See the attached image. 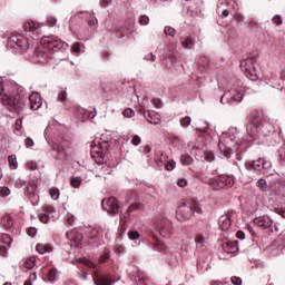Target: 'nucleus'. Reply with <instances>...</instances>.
Segmentation results:
<instances>
[{"label":"nucleus","instance_id":"f257e3e1","mask_svg":"<svg viewBox=\"0 0 285 285\" xmlns=\"http://www.w3.org/2000/svg\"><path fill=\"white\" fill-rule=\"evenodd\" d=\"M237 135H239L237 127H230L219 137L218 148L222 159H230V155H235L242 148V140H237Z\"/></svg>","mask_w":285,"mask_h":285},{"label":"nucleus","instance_id":"f03ea898","mask_svg":"<svg viewBox=\"0 0 285 285\" xmlns=\"http://www.w3.org/2000/svg\"><path fill=\"white\" fill-rule=\"evenodd\" d=\"M273 130V124L255 115L250 116L246 126V132L249 137H255V135H257L258 132H261V135H263L264 137H268V135H271Z\"/></svg>","mask_w":285,"mask_h":285},{"label":"nucleus","instance_id":"7ed1b4c3","mask_svg":"<svg viewBox=\"0 0 285 285\" xmlns=\"http://www.w3.org/2000/svg\"><path fill=\"white\" fill-rule=\"evenodd\" d=\"M194 213H202V206L199 203L191 200L188 204L180 205L176 210V218L179 222H186V219H190Z\"/></svg>","mask_w":285,"mask_h":285},{"label":"nucleus","instance_id":"20e7f679","mask_svg":"<svg viewBox=\"0 0 285 285\" xmlns=\"http://www.w3.org/2000/svg\"><path fill=\"white\" fill-rule=\"evenodd\" d=\"M244 99V89L232 86L220 98V104H240Z\"/></svg>","mask_w":285,"mask_h":285},{"label":"nucleus","instance_id":"39448f33","mask_svg":"<svg viewBox=\"0 0 285 285\" xmlns=\"http://www.w3.org/2000/svg\"><path fill=\"white\" fill-rule=\"evenodd\" d=\"M8 48L18 50V52H27L30 49V42L21 35L11 36L7 42Z\"/></svg>","mask_w":285,"mask_h":285},{"label":"nucleus","instance_id":"423d86ee","mask_svg":"<svg viewBox=\"0 0 285 285\" xmlns=\"http://www.w3.org/2000/svg\"><path fill=\"white\" fill-rule=\"evenodd\" d=\"M2 101L4 106H8L10 112H16L17 115L23 112L26 105L21 102V98L19 96H4Z\"/></svg>","mask_w":285,"mask_h":285},{"label":"nucleus","instance_id":"0eeeda50","mask_svg":"<svg viewBox=\"0 0 285 285\" xmlns=\"http://www.w3.org/2000/svg\"><path fill=\"white\" fill-rule=\"evenodd\" d=\"M253 169L256 173H259L261 175H273V173H271V168L273 166V164L269 160H266L264 158L254 160L252 163Z\"/></svg>","mask_w":285,"mask_h":285},{"label":"nucleus","instance_id":"6e6552de","mask_svg":"<svg viewBox=\"0 0 285 285\" xmlns=\"http://www.w3.org/2000/svg\"><path fill=\"white\" fill-rule=\"evenodd\" d=\"M101 207H102V210H106L107 213H121V207H119V202H117V198L115 197L102 199Z\"/></svg>","mask_w":285,"mask_h":285},{"label":"nucleus","instance_id":"1a4fd4ad","mask_svg":"<svg viewBox=\"0 0 285 285\" xmlns=\"http://www.w3.org/2000/svg\"><path fill=\"white\" fill-rule=\"evenodd\" d=\"M233 219H235V212H228L227 214L222 215L218 218V226L220 230H228L233 224Z\"/></svg>","mask_w":285,"mask_h":285},{"label":"nucleus","instance_id":"9d476101","mask_svg":"<svg viewBox=\"0 0 285 285\" xmlns=\"http://www.w3.org/2000/svg\"><path fill=\"white\" fill-rule=\"evenodd\" d=\"M242 70H245L246 76L249 77L254 81L257 76L253 75L255 72V63L253 62V59L243 60L240 62Z\"/></svg>","mask_w":285,"mask_h":285},{"label":"nucleus","instance_id":"9b49d317","mask_svg":"<svg viewBox=\"0 0 285 285\" xmlns=\"http://www.w3.org/2000/svg\"><path fill=\"white\" fill-rule=\"evenodd\" d=\"M47 45V48H49V50H52L53 52H57V50H61V48H63V41L59 40L56 37H48L45 39Z\"/></svg>","mask_w":285,"mask_h":285},{"label":"nucleus","instance_id":"f8f14e48","mask_svg":"<svg viewBox=\"0 0 285 285\" xmlns=\"http://www.w3.org/2000/svg\"><path fill=\"white\" fill-rule=\"evenodd\" d=\"M94 284L95 285H112V279L108 275H104L96 271L94 273Z\"/></svg>","mask_w":285,"mask_h":285},{"label":"nucleus","instance_id":"ddd939ff","mask_svg":"<svg viewBox=\"0 0 285 285\" xmlns=\"http://www.w3.org/2000/svg\"><path fill=\"white\" fill-rule=\"evenodd\" d=\"M29 102L31 110H39V108L43 106V101L41 100V96L39 95V92H32L29 96Z\"/></svg>","mask_w":285,"mask_h":285},{"label":"nucleus","instance_id":"4468645a","mask_svg":"<svg viewBox=\"0 0 285 285\" xmlns=\"http://www.w3.org/2000/svg\"><path fill=\"white\" fill-rule=\"evenodd\" d=\"M254 224L261 228H271L273 226V219L269 216H259L254 218Z\"/></svg>","mask_w":285,"mask_h":285},{"label":"nucleus","instance_id":"2eb2a0df","mask_svg":"<svg viewBox=\"0 0 285 285\" xmlns=\"http://www.w3.org/2000/svg\"><path fill=\"white\" fill-rule=\"evenodd\" d=\"M157 161L159 164H166V170H175V166H177V163H175V160H168V155L166 154H160V156L157 158Z\"/></svg>","mask_w":285,"mask_h":285},{"label":"nucleus","instance_id":"dca6fc26","mask_svg":"<svg viewBox=\"0 0 285 285\" xmlns=\"http://www.w3.org/2000/svg\"><path fill=\"white\" fill-rule=\"evenodd\" d=\"M218 181L219 183H217V185H215V180H212V186L214 187V188H225V186H233V181H234V179H233V177H225V176H222V177H219L218 178Z\"/></svg>","mask_w":285,"mask_h":285},{"label":"nucleus","instance_id":"f3484780","mask_svg":"<svg viewBox=\"0 0 285 285\" xmlns=\"http://www.w3.org/2000/svg\"><path fill=\"white\" fill-rule=\"evenodd\" d=\"M144 117L149 124H153L154 126H157L161 122V117L158 114H155V111H144Z\"/></svg>","mask_w":285,"mask_h":285},{"label":"nucleus","instance_id":"a211bd4d","mask_svg":"<svg viewBox=\"0 0 285 285\" xmlns=\"http://www.w3.org/2000/svg\"><path fill=\"white\" fill-rule=\"evenodd\" d=\"M24 195H27V197L31 200L33 206L39 204V196L37 195V193H35V185H29L24 189Z\"/></svg>","mask_w":285,"mask_h":285},{"label":"nucleus","instance_id":"6ab92c4d","mask_svg":"<svg viewBox=\"0 0 285 285\" xmlns=\"http://www.w3.org/2000/svg\"><path fill=\"white\" fill-rule=\"evenodd\" d=\"M55 213V207H47L46 209V213L43 214H40L38 217H39V220L42 223V224H48L51 219V217H55L52 214Z\"/></svg>","mask_w":285,"mask_h":285},{"label":"nucleus","instance_id":"aec40b11","mask_svg":"<svg viewBox=\"0 0 285 285\" xmlns=\"http://www.w3.org/2000/svg\"><path fill=\"white\" fill-rule=\"evenodd\" d=\"M41 23L37 21H29L24 24L26 32H37L39 35V30H41Z\"/></svg>","mask_w":285,"mask_h":285},{"label":"nucleus","instance_id":"412c9836","mask_svg":"<svg viewBox=\"0 0 285 285\" xmlns=\"http://www.w3.org/2000/svg\"><path fill=\"white\" fill-rule=\"evenodd\" d=\"M36 59L38 63H46L48 59H52V57L50 56V53H48L47 50H38L36 53Z\"/></svg>","mask_w":285,"mask_h":285},{"label":"nucleus","instance_id":"4be33fe9","mask_svg":"<svg viewBox=\"0 0 285 285\" xmlns=\"http://www.w3.org/2000/svg\"><path fill=\"white\" fill-rule=\"evenodd\" d=\"M14 224V220L9 214H6L0 219V225L2 228H12V225Z\"/></svg>","mask_w":285,"mask_h":285},{"label":"nucleus","instance_id":"5701e85b","mask_svg":"<svg viewBox=\"0 0 285 285\" xmlns=\"http://www.w3.org/2000/svg\"><path fill=\"white\" fill-rule=\"evenodd\" d=\"M37 253L46 255V253H52L53 248L49 244L39 243L36 246Z\"/></svg>","mask_w":285,"mask_h":285},{"label":"nucleus","instance_id":"b1692460","mask_svg":"<svg viewBox=\"0 0 285 285\" xmlns=\"http://www.w3.org/2000/svg\"><path fill=\"white\" fill-rule=\"evenodd\" d=\"M222 247L225 253H237V245L233 242L223 243Z\"/></svg>","mask_w":285,"mask_h":285},{"label":"nucleus","instance_id":"393cba45","mask_svg":"<svg viewBox=\"0 0 285 285\" xmlns=\"http://www.w3.org/2000/svg\"><path fill=\"white\" fill-rule=\"evenodd\" d=\"M48 279L49 282L52 284L53 282H57V279H59V272L57 271V268H51L48 273Z\"/></svg>","mask_w":285,"mask_h":285},{"label":"nucleus","instance_id":"a878e982","mask_svg":"<svg viewBox=\"0 0 285 285\" xmlns=\"http://www.w3.org/2000/svg\"><path fill=\"white\" fill-rule=\"evenodd\" d=\"M8 163H9V168H11V170H17V168H19V163L17 161V156H14V155L9 156Z\"/></svg>","mask_w":285,"mask_h":285},{"label":"nucleus","instance_id":"bb28decb","mask_svg":"<svg viewBox=\"0 0 285 285\" xmlns=\"http://www.w3.org/2000/svg\"><path fill=\"white\" fill-rule=\"evenodd\" d=\"M0 242L1 244H4V246H12V237H10L8 234H1Z\"/></svg>","mask_w":285,"mask_h":285},{"label":"nucleus","instance_id":"cd10ccee","mask_svg":"<svg viewBox=\"0 0 285 285\" xmlns=\"http://www.w3.org/2000/svg\"><path fill=\"white\" fill-rule=\"evenodd\" d=\"M180 163L183 164V166H193V157L184 154L180 156Z\"/></svg>","mask_w":285,"mask_h":285},{"label":"nucleus","instance_id":"c85d7f7f","mask_svg":"<svg viewBox=\"0 0 285 285\" xmlns=\"http://www.w3.org/2000/svg\"><path fill=\"white\" fill-rule=\"evenodd\" d=\"M183 48H193L195 46V39L193 37H187L181 41Z\"/></svg>","mask_w":285,"mask_h":285},{"label":"nucleus","instance_id":"c756f323","mask_svg":"<svg viewBox=\"0 0 285 285\" xmlns=\"http://www.w3.org/2000/svg\"><path fill=\"white\" fill-rule=\"evenodd\" d=\"M37 259L35 257H29L23 262V268H28L31 271L33 266H36Z\"/></svg>","mask_w":285,"mask_h":285},{"label":"nucleus","instance_id":"7c9ffc66","mask_svg":"<svg viewBox=\"0 0 285 285\" xmlns=\"http://www.w3.org/2000/svg\"><path fill=\"white\" fill-rule=\"evenodd\" d=\"M49 195H50L51 199H53L55 202H57V199H59V196H60L59 188L51 187V188L49 189Z\"/></svg>","mask_w":285,"mask_h":285},{"label":"nucleus","instance_id":"2f4dec72","mask_svg":"<svg viewBox=\"0 0 285 285\" xmlns=\"http://www.w3.org/2000/svg\"><path fill=\"white\" fill-rule=\"evenodd\" d=\"M205 161H208L209 164L215 161V153L207 150L204 151Z\"/></svg>","mask_w":285,"mask_h":285},{"label":"nucleus","instance_id":"473e14b6","mask_svg":"<svg viewBox=\"0 0 285 285\" xmlns=\"http://www.w3.org/2000/svg\"><path fill=\"white\" fill-rule=\"evenodd\" d=\"M58 101H68V92L65 89H60L58 92Z\"/></svg>","mask_w":285,"mask_h":285},{"label":"nucleus","instance_id":"72a5a7b5","mask_svg":"<svg viewBox=\"0 0 285 285\" xmlns=\"http://www.w3.org/2000/svg\"><path fill=\"white\" fill-rule=\"evenodd\" d=\"M65 220L67 222V224L72 226V224H75V222H77V217L71 213H67Z\"/></svg>","mask_w":285,"mask_h":285},{"label":"nucleus","instance_id":"f704fd0d","mask_svg":"<svg viewBox=\"0 0 285 285\" xmlns=\"http://www.w3.org/2000/svg\"><path fill=\"white\" fill-rule=\"evenodd\" d=\"M70 184L72 188H79L81 186V177H72Z\"/></svg>","mask_w":285,"mask_h":285},{"label":"nucleus","instance_id":"c9c22d12","mask_svg":"<svg viewBox=\"0 0 285 285\" xmlns=\"http://www.w3.org/2000/svg\"><path fill=\"white\" fill-rule=\"evenodd\" d=\"M128 237L131 242H137V239H139V232H135L131 229L128 232Z\"/></svg>","mask_w":285,"mask_h":285},{"label":"nucleus","instance_id":"e433bc0d","mask_svg":"<svg viewBox=\"0 0 285 285\" xmlns=\"http://www.w3.org/2000/svg\"><path fill=\"white\" fill-rule=\"evenodd\" d=\"M90 148H91V157H95V154L99 155V153H101V149L95 142H91Z\"/></svg>","mask_w":285,"mask_h":285},{"label":"nucleus","instance_id":"4c0bfd02","mask_svg":"<svg viewBox=\"0 0 285 285\" xmlns=\"http://www.w3.org/2000/svg\"><path fill=\"white\" fill-rule=\"evenodd\" d=\"M27 181L21 178H17L13 183L14 188H23L26 186Z\"/></svg>","mask_w":285,"mask_h":285},{"label":"nucleus","instance_id":"58836bf2","mask_svg":"<svg viewBox=\"0 0 285 285\" xmlns=\"http://www.w3.org/2000/svg\"><path fill=\"white\" fill-rule=\"evenodd\" d=\"M195 243H196V245L198 246V248H202V247H204V244H206V237H204V236H198V237L195 239Z\"/></svg>","mask_w":285,"mask_h":285},{"label":"nucleus","instance_id":"ea45409f","mask_svg":"<svg viewBox=\"0 0 285 285\" xmlns=\"http://www.w3.org/2000/svg\"><path fill=\"white\" fill-rule=\"evenodd\" d=\"M180 126H183V128H188V126H190V116L181 118Z\"/></svg>","mask_w":285,"mask_h":285},{"label":"nucleus","instance_id":"a19ab883","mask_svg":"<svg viewBox=\"0 0 285 285\" xmlns=\"http://www.w3.org/2000/svg\"><path fill=\"white\" fill-rule=\"evenodd\" d=\"M10 188L9 187H7V186H2V187H0V196H2V197H9V195H10Z\"/></svg>","mask_w":285,"mask_h":285},{"label":"nucleus","instance_id":"79ce46f5","mask_svg":"<svg viewBox=\"0 0 285 285\" xmlns=\"http://www.w3.org/2000/svg\"><path fill=\"white\" fill-rule=\"evenodd\" d=\"M138 21L140 26H148V23H150V18H148V16H140Z\"/></svg>","mask_w":285,"mask_h":285},{"label":"nucleus","instance_id":"37998d69","mask_svg":"<svg viewBox=\"0 0 285 285\" xmlns=\"http://www.w3.org/2000/svg\"><path fill=\"white\" fill-rule=\"evenodd\" d=\"M77 235V230L67 232V239H70L71 242H79V238H75Z\"/></svg>","mask_w":285,"mask_h":285},{"label":"nucleus","instance_id":"c03bdc74","mask_svg":"<svg viewBox=\"0 0 285 285\" xmlns=\"http://www.w3.org/2000/svg\"><path fill=\"white\" fill-rule=\"evenodd\" d=\"M8 250H10V247H8V245L0 246V256L8 257Z\"/></svg>","mask_w":285,"mask_h":285},{"label":"nucleus","instance_id":"a18cd8bd","mask_svg":"<svg viewBox=\"0 0 285 285\" xmlns=\"http://www.w3.org/2000/svg\"><path fill=\"white\" fill-rule=\"evenodd\" d=\"M257 186L259 187V190L263 193L266 191L267 185H266V179H259L257 181Z\"/></svg>","mask_w":285,"mask_h":285},{"label":"nucleus","instance_id":"49530a36","mask_svg":"<svg viewBox=\"0 0 285 285\" xmlns=\"http://www.w3.org/2000/svg\"><path fill=\"white\" fill-rule=\"evenodd\" d=\"M71 52H75V55H79L81 52V46L79 42H75L71 47Z\"/></svg>","mask_w":285,"mask_h":285},{"label":"nucleus","instance_id":"de8ad7c7","mask_svg":"<svg viewBox=\"0 0 285 285\" xmlns=\"http://www.w3.org/2000/svg\"><path fill=\"white\" fill-rule=\"evenodd\" d=\"M175 28L173 27H165V35H168L169 37H175Z\"/></svg>","mask_w":285,"mask_h":285},{"label":"nucleus","instance_id":"09e8293b","mask_svg":"<svg viewBox=\"0 0 285 285\" xmlns=\"http://www.w3.org/2000/svg\"><path fill=\"white\" fill-rule=\"evenodd\" d=\"M124 117H127V118H131V117H135V110L128 108V109H125L124 111Z\"/></svg>","mask_w":285,"mask_h":285},{"label":"nucleus","instance_id":"8fccbe9b","mask_svg":"<svg viewBox=\"0 0 285 285\" xmlns=\"http://www.w3.org/2000/svg\"><path fill=\"white\" fill-rule=\"evenodd\" d=\"M272 22L275 23V26H282V16L276 14L273 17Z\"/></svg>","mask_w":285,"mask_h":285},{"label":"nucleus","instance_id":"3c124183","mask_svg":"<svg viewBox=\"0 0 285 285\" xmlns=\"http://www.w3.org/2000/svg\"><path fill=\"white\" fill-rule=\"evenodd\" d=\"M24 146H26V148H32V146H35V140H32V138H30V137L26 138Z\"/></svg>","mask_w":285,"mask_h":285},{"label":"nucleus","instance_id":"603ef678","mask_svg":"<svg viewBox=\"0 0 285 285\" xmlns=\"http://www.w3.org/2000/svg\"><path fill=\"white\" fill-rule=\"evenodd\" d=\"M156 248H157V250H166V245L164 244V242L157 239L156 240Z\"/></svg>","mask_w":285,"mask_h":285},{"label":"nucleus","instance_id":"864d4df0","mask_svg":"<svg viewBox=\"0 0 285 285\" xmlns=\"http://www.w3.org/2000/svg\"><path fill=\"white\" fill-rule=\"evenodd\" d=\"M131 144L132 146H139V144H141V137L135 135L131 139Z\"/></svg>","mask_w":285,"mask_h":285},{"label":"nucleus","instance_id":"5fc2aeb1","mask_svg":"<svg viewBox=\"0 0 285 285\" xmlns=\"http://www.w3.org/2000/svg\"><path fill=\"white\" fill-rule=\"evenodd\" d=\"M47 23L48 26H50V28H55V26H57V18H53V17L48 18Z\"/></svg>","mask_w":285,"mask_h":285},{"label":"nucleus","instance_id":"6e6d98bb","mask_svg":"<svg viewBox=\"0 0 285 285\" xmlns=\"http://www.w3.org/2000/svg\"><path fill=\"white\" fill-rule=\"evenodd\" d=\"M177 185L180 188H186V186H188V180H186L185 178H179L178 181H177Z\"/></svg>","mask_w":285,"mask_h":285},{"label":"nucleus","instance_id":"4d7b16f0","mask_svg":"<svg viewBox=\"0 0 285 285\" xmlns=\"http://www.w3.org/2000/svg\"><path fill=\"white\" fill-rule=\"evenodd\" d=\"M151 104H153V106H155V108H161V106H163L161 99H159V98H154L151 100Z\"/></svg>","mask_w":285,"mask_h":285},{"label":"nucleus","instance_id":"13d9d810","mask_svg":"<svg viewBox=\"0 0 285 285\" xmlns=\"http://www.w3.org/2000/svg\"><path fill=\"white\" fill-rule=\"evenodd\" d=\"M110 258V252H106L105 254L101 255V257L99 258V264H104V262H106V259Z\"/></svg>","mask_w":285,"mask_h":285},{"label":"nucleus","instance_id":"bf43d9fd","mask_svg":"<svg viewBox=\"0 0 285 285\" xmlns=\"http://www.w3.org/2000/svg\"><path fill=\"white\" fill-rule=\"evenodd\" d=\"M27 234L29 235V237H35V236L37 235V228L30 227V228L27 230Z\"/></svg>","mask_w":285,"mask_h":285},{"label":"nucleus","instance_id":"052dcab7","mask_svg":"<svg viewBox=\"0 0 285 285\" xmlns=\"http://www.w3.org/2000/svg\"><path fill=\"white\" fill-rule=\"evenodd\" d=\"M27 167L29 168V170H37V163L29 161L27 163Z\"/></svg>","mask_w":285,"mask_h":285},{"label":"nucleus","instance_id":"680f3d73","mask_svg":"<svg viewBox=\"0 0 285 285\" xmlns=\"http://www.w3.org/2000/svg\"><path fill=\"white\" fill-rule=\"evenodd\" d=\"M232 284L242 285V279L237 276L232 277Z\"/></svg>","mask_w":285,"mask_h":285},{"label":"nucleus","instance_id":"e2e57ef3","mask_svg":"<svg viewBox=\"0 0 285 285\" xmlns=\"http://www.w3.org/2000/svg\"><path fill=\"white\" fill-rule=\"evenodd\" d=\"M146 61H155V59H157V57H155V55L153 53H148L145 56Z\"/></svg>","mask_w":285,"mask_h":285},{"label":"nucleus","instance_id":"0e129e2a","mask_svg":"<svg viewBox=\"0 0 285 285\" xmlns=\"http://www.w3.org/2000/svg\"><path fill=\"white\" fill-rule=\"evenodd\" d=\"M236 237L237 239H246V234H244V232L239 230L236 233Z\"/></svg>","mask_w":285,"mask_h":285},{"label":"nucleus","instance_id":"69168bd1","mask_svg":"<svg viewBox=\"0 0 285 285\" xmlns=\"http://www.w3.org/2000/svg\"><path fill=\"white\" fill-rule=\"evenodd\" d=\"M116 253H118V255H122V253H126V247L125 246H118L116 248Z\"/></svg>","mask_w":285,"mask_h":285},{"label":"nucleus","instance_id":"338daca9","mask_svg":"<svg viewBox=\"0 0 285 285\" xmlns=\"http://www.w3.org/2000/svg\"><path fill=\"white\" fill-rule=\"evenodd\" d=\"M135 208L141 209V205H137V206L131 205V206H129V208L127 209V213H132L135 210Z\"/></svg>","mask_w":285,"mask_h":285},{"label":"nucleus","instance_id":"774afa93","mask_svg":"<svg viewBox=\"0 0 285 285\" xmlns=\"http://www.w3.org/2000/svg\"><path fill=\"white\" fill-rule=\"evenodd\" d=\"M29 282H37V273L36 272L30 274Z\"/></svg>","mask_w":285,"mask_h":285}]
</instances>
